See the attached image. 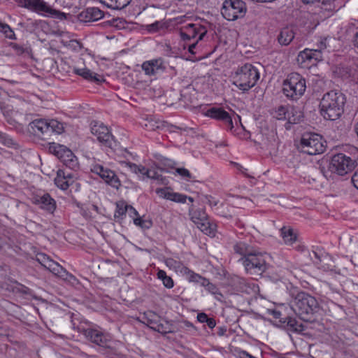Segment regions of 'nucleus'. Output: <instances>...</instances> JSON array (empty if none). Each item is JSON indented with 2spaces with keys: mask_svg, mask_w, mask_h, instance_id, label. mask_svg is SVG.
Listing matches in <instances>:
<instances>
[{
  "mask_svg": "<svg viewBox=\"0 0 358 358\" xmlns=\"http://www.w3.org/2000/svg\"><path fill=\"white\" fill-rule=\"evenodd\" d=\"M160 327H161L160 325H157V327H152V328L156 329L158 331H161V328Z\"/></svg>",
  "mask_w": 358,
  "mask_h": 358,
  "instance_id": "63",
  "label": "nucleus"
},
{
  "mask_svg": "<svg viewBox=\"0 0 358 358\" xmlns=\"http://www.w3.org/2000/svg\"><path fill=\"white\" fill-rule=\"evenodd\" d=\"M206 199L207 203L209 204L212 208H213L214 210L215 208L219 207L218 204L220 203V201L216 198L212 196H206Z\"/></svg>",
  "mask_w": 358,
  "mask_h": 358,
  "instance_id": "47",
  "label": "nucleus"
},
{
  "mask_svg": "<svg viewBox=\"0 0 358 358\" xmlns=\"http://www.w3.org/2000/svg\"><path fill=\"white\" fill-rule=\"evenodd\" d=\"M142 69L146 75L152 76L157 73L159 71H164L165 66H164L162 59L159 58L143 62Z\"/></svg>",
  "mask_w": 358,
  "mask_h": 358,
  "instance_id": "22",
  "label": "nucleus"
},
{
  "mask_svg": "<svg viewBox=\"0 0 358 358\" xmlns=\"http://www.w3.org/2000/svg\"><path fill=\"white\" fill-rule=\"evenodd\" d=\"M205 115L220 121L227 130L231 131L234 128L231 115L220 107H211L205 112Z\"/></svg>",
  "mask_w": 358,
  "mask_h": 358,
  "instance_id": "15",
  "label": "nucleus"
},
{
  "mask_svg": "<svg viewBox=\"0 0 358 358\" xmlns=\"http://www.w3.org/2000/svg\"><path fill=\"white\" fill-rule=\"evenodd\" d=\"M176 172L187 180H189L192 178V174L187 169L178 168L176 169Z\"/></svg>",
  "mask_w": 358,
  "mask_h": 358,
  "instance_id": "45",
  "label": "nucleus"
},
{
  "mask_svg": "<svg viewBox=\"0 0 358 358\" xmlns=\"http://www.w3.org/2000/svg\"><path fill=\"white\" fill-rule=\"evenodd\" d=\"M207 33V29L200 24L190 23L183 26L180 29V36L184 41L183 49H186V42L192 39L201 41Z\"/></svg>",
  "mask_w": 358,
  "mask_h": 358,
  "instance_id": "12",
  "label": "nucleus"
},
{
  "mask_svg": "<svg viewBox=\"0 0 358 358\" xmlns=\"http://www.w3.org/2000/svg\"><path fill=\"white\" fill-rule=\"evenodd\" d=\"M29 125L33 133L43 139H48L52 134H62L64 129L63 123L53 119H37Z\"/></svg>",
  "mask_w": 358,
  "mask_h": 358,
  "instance_id": "6",
  "label": "nucleus"
},
{
  "mask_svg": "<svg viewBox=\"0 0 358 358\" xmlns=\"http://www.w3.org/2000/svg\"><path fill=\"white\" fill-rule=\"evenodd\" d=\"M239 171H240L242 173H243V174H245V175H248V173H247V171H248V169H245V168H243V167H242V166H240V168H239Z\"/></svg>",
  "mask_w": 358,
  "mask_h": 358,
  "instance_id": "60",
  "label": "nucleus"
},
{
  "mask_svg": "<svg viewBox=\"0 0 358 358\" xmlns=\"http://www.w3.org/2000/svg\"><path fill=\"white\" fill-rule=\"evenodd\" d=\"M118 345H121V343L113 341L110 337L108 343L102 346L105 350L103 353L110 358H120V351Z\"/></svg>",
  "mask_w": 358,
  "mask_h": 358,
  "instance_id": "30",
  "label": "nucleus"
},
{
  "mask_svg": "<svg viewBox=\"0 0 358 358\" xmlns=\"http://www.w3.org/2000/svg\"><path fill=\"white\" fill-rule=\"evenodd\" d=\"M259 78L257 69L251 64L239 67L232 76L233 84L242 91H248L255 85Z\"/></svg>",
  "mask_w": 358,
  "mask_h": 358,
  "instance_id": "3",
  "label": "nucleus"
},
{
  "mask_svg": "<svg viewBox=\"0 0 358 358\" xmlns=\"http://www.w3.org/2000/svg\"><path fill=\"white\" fill-rule=\"evenodd\" d=\"M162 22L160 21H156L154 23L148 24L146 26V30L150 33H155L162 28Z\"/></svg>",
  "mask_w": 358,
  "mask_h": 358,
  "instance_id": "44",
  "label": "nucleus"
},
{
  "mask_svg": "<svg viewBox=\"0 0 358 358\" xmlns=\"http://www.w3.org/2000/svg\"><path fill=\"white\" fill-rule=\"evenodd\" d=\"M281 236L287 245H292L296 241V234L291 228L282 227L280 230Z\"/></svg>",
  "mask_w": 358,
  "mask_h": 358,
  "instance_id": "32",
  "label": "nucleus"
},
{
  "mask_svg": "<svg viewBox=\"0 0 358 358\" xmlns=\"http://www.w3.org/2000/svg\"><path fill=\"white\" fill-rule=\"evenodd\" d=\"M10 46L17 53L22 54L24 52V48L20 45L17 43H11Z\"/></svg>",
  "mask_w": 358,
  "mask_h": 358,
  "instance_id": "50",
  "label": "nucleus"
},
{
  "mask_svg": "<svg viewBox=\"0 0 358 358\" xmlns=\"http://www.w3.org/2000/svg\"><path fill=\"white\" fill-rule=\"evenodd\" d=\"M85 338L92 343L102 347L110 341V336L100 328H87L83 330Z\"/></svg>",
  "mask_w": 358,
  "mask_h": 358,
  "instance_id": "16",
  "label": "nucleus"
},
{
  "mask_svg": "<svg viewBox=\"0 0 358 358\" xmlns=\"http://www.w3.org/2000/svg\"><path fill=\"white\" fill-rule=\"evenodd\" d=\"M233 248L236 254L241 255V257H247L250 255V253L254 252L256 248H254L245 242L239 241L234 245Z\"/></svg>",
  "mask_w": 358,
  "mask_h": 358,
  "instance_id": "29",
  "label": "nucleus"
},
{
  "mask_svg": "<svg viewBox=\"0 0 358 358\" xmlns=\"http://www.w3.org/2000/svg\"><path fill=\"white\" fill-rule=\"evenodd\" d=\"M127 213H128L129 217L131 218H132L133 220L134 218H136L137 217H140L137 210L133 206H131L130 205H129V206H128V210H127Z\"/></svg>",
  "mask_w": 358,
  "mask_h": 358,
  "instance_id": "49",
  "label": "nucleus"
},
{
  "mask_svg": "<svg viewBox=\"0 0 358 358\" xmlns=\"http://www.w3.org/2000/svg\"><path fill=\"white\" fill-rule=\"evenodd\" d=\"M60 161L70 169L76 170L78 168V159L69 148Z\"/></svg>",
  "mask_w": 358,
  "mask_h": 358,
  "instance_id": "31",
  "label": "nucleus"
},
{
  "mask_svg": "<svg viewBox=\"0 0 358 358\" xmlns=\"http://www.w3.org/2000/svg\"><path fill=\"white\" fill-rule=\"evenodd\" d=\"M165 264L170 269H172L176 272H180L182 274L184 273L185 269L187 268L182 262L173 258L166 259Z\"/></svg>",
  "mask_w": 358,
  "mask_h": 358,
  "instance_id": "35",
  "label": "nucleus"
},
{
  "mask_svg": "<svg viewBox=\"0 0 358 358\" xmlns=\"http://www.w3.org/2000/svg\"><path fill=\"white\" fill-rule=\"evenodd\" d=\"M183 275H185L186 278L189 282H196L198 284L202 285L203 280L206 278L201 276V275L194 273L193 271L190 270L189 268L185 269Z\"/></svg>",
  "mask_w": 358,
  "mask_h": 358,
  "instance_id": "37",
  "label": "nucleus"
},
{
  "mask_svg": "<svg viewBox=\"0 0 358 358\" xmlns=\"http://www.w3.org/2000/svg\"><path fill=\"white\" fill-rule=\"evenodd\" d=\"M189 216L191 220L202 232L209 236L215 235L217 225L210 222L204 210L192 208L189 210Z\"/></svg>",
  "mask_w": 358,
  "mask_h": 358,
  "instance_id": "11",
  "label": "nucleus"
},
{
  "mask_svg": "<svg viewBox=\"0 0 358 358\" xmlns=\"http://www.w3.org/2000/svg\"><path fill=\"white\" fill-rule=\"evenodd\" d=\"M357 166L355 159L343 154L334 155L329 162V170L339 176H344L351 172Z\"/></svg>",
  "mask_w": 358,
  "mask_h": 358,
  "instance_id": "8",
  "label": "nucleus"
},
{
  "mask_svg": "<svg viewBox=\"0 0 358 358\" xmlns=\"http://www.w3.org/2000/svg\"><path fill=\"white\" fill-rule=\"evenodd\" d=\"M156 193L161 198L178 203H184L186 202L187 199H188L191 202H193V199L192 197H187L185 194L173 192L171 189L169 187L157 189Z\"/></svg>",
  "mask_w": 358,
  "mask_h": 358,
  "instance_id": "19",
  "label": "nucleus"
},
{
  "mask_svg": "<svg viewBox=\"0 0 358 358\" xmlns=\"http://www.w3.org/2000/svg\"><path fill=\"white\" fill-rule=\"evenodd\" d=\"M110 23L112 26L122 29L124 27L125 21L122 18H115L111 20Z\"/></svg>",
  "mask_w": 358,
  "mask_h": 358,
  "instance_id": "48",
  "label": "nucleus"
},
{
  "mask_svg": "<svg viewBox=\"0 0 358 358\" xmlns=\"http://www.w3.org/2000/svg\"><path fill=\"white\" fill-rule=\"evenodd\" d=\"M327 39L324 38L322 40L320 43L317 45V50H321V52H322L323 50L327 48V44H326Z\"/></svg>",
  "mask_w": 358,
  "mask_h": 358,
  "instance_id": "57",
  "label": "nucleus"
},
{
  "mask_svg": "<svg viewBox=\"0 0 358 358\" xmlns=\"http://www.w3.org/2000/svg\"><path fill=\"white\" fill-rule=\"evenodd\" d=\"M131 0H100L107 7L112 9L121 10L127 7Z\"/></svg>",
  "mask_w": 358,
  "mask_h": 358,
  "instance_id": "33",
  "label": "nucleus"
},
{
  "mask_svg": "<svg viewBox=\"0 0 358 358\" xmlns=\"http://www.w3.org/2000/svg\"><path fill=\"white\" fill-rule=\"evenodd\" d=\"M128 206L129 205L117 203L116 206V210L115 211V217L122 218V217L125 215L126 213H127Z\"/></svg>",
  "mask_w": 358,
  "mask_h": 358,
  "instance_id": "42",
  "label": "nucleus"
},
{
  "mask_svg": "<svg viewBox=\"0 0 358 358\" xmlns=\"http://www.w3.org/2000/svg\"><path fill=\"white\" fill-rule=\"evenodd\" d=\"M74 182L71 173H66L62 170H59L55 178V184L62 190H66Z\"/></svg>",
  "mask_w": 358,
  "mask_h": 358,
  "instance_id": "24",
  "label": "nucleus"
},
{
  "mask_svg": "<svg viewBox=\"0 0 358 358\" xmlns=\"http://www.w3.org/2000/svg\"><path fill=\"white\" fill-rule=\"evenodd\" d=\"M157 278L162 281L164 286L168 289H171L174 286V282L171 277L166 275L163 270H159L157 272Z\"/></svg>",
  "mask_w": 358,
  "mask_h": 358,
  "instance_id": "38",
  "label": "nucleus"
},
{
  "mask_svg": "<svg viewBox=\"0 0 358 358\" xmlns=\"http://www.w3.org/2000/svg\"><path fill=\"white\" fill-rule=\"evenodd\" d=\"M346 101L345 95L337 90H331L325 93L320 103V113L326 120H336L344 112Z\"/></svg>",
  "mask_w": 358,
  "mask_h": 358,
  "instance_id": "1",
  "label": "nucleus"
},
{
  "mask_svg": "<svg viewBox=\"0 0 358 358\" xmlns=\"http://www.w3.org/2000/svg\"><path fill=\"white\" fill-rule=\"evenodd\" d=\"M206 323L210 329H213L216 325L215 320L212 317H209Z\"/></svg>",
  "mask_w": 358,
  "mask_h": 358,
  "instance_id": "56",
  "label": "nucleus"
},
{
  "mask_svg": "<svg viewBox=\"0 0 358 358\" xmlns=\"http://www.w3.org/2000/svg\"><path fill=\"white\" fill-rule=\"evenodd\" d=\"M104 16L103 12L97 7H89L78 15V20L83 22L97 21Z\"/></svg>",
  "mask_w": 358,
  "mask_h": 358,
  "instance_id": "18",
  "label": "nucleus"
},
{
  "mask_svg": "<svg viewBox=\"0 0 358 358\" xmlns=\"http://www.w3.org/2000/svg\"><path fill=\"white\" fill-rule=\"evenodd\" d=\"M300 149L302 152L309 155L322 153L325 147L320 135L315 133H306L301 139Z\"/></svg>",
  "mask_w": 358,
  "mask_h": 358,
  "instance_id": "9",
  "label": "nucleus"
},
{
  "mask_svg": "<svg viewBox=\"0 0 358 358\" xmlns=\"http://www.w3.org/2000/svg\"><path fill=\"white\" fill-rule=\"evenodd\" d=\"M353 42H354L355 46L358 48V33L356 34Z\"/></svg>",
  "mask_w": 358,
  "mask_h": 358,
  "instance_id": "59",
  "label": "nucleus"
},
{
  "mask_svg": "<svg viewBox=\"0 0 358 358\" xmlns=\"http://www.w3.org/2000/svg\"><path fill=\"white\" fill-rule=\"evenodd\" d=\"M34 203L41 209L51 214L55 212L57 208L55 200L48 193H45L41 196H37L35 198Z\"/></svg>",
  "mask_w": 358,
  "mask_h": 358,
  "instance_id": "20",
  "label": "nucleus"
},
{
  "mask_svg": "<svg viewBox=\"0 0 358 358\" xmlns=\"http://www.w3.org/2000/svg\"><path fill=\"white\" fill-rule=\"evenodd\" d=\"M273 117L279 120H287L290 124H296L303 119V115L300 111L287 106H278L272 112Z\"/></svg>",
  "mask_w": 358,
  "mask_h": 358,
  "instance_id": "14",
  "label": "nucleus"
},
{
  "mask_svg": "<svg viewBox=\"0 0 358 358\" xmlns=\"http://www.w3.org/2000/svg\"><path fill=\"white\" fill-rule=\"evenodd\" d=\"M184 324L187 327H193V324L189 321H185Z\"/></svg>",
  "mask_w": 358,
  "mask_h": 358,
  "instance_id": "61",
  "label": "nucleus"
},
{
  "mask_svg": "<svg viewBox=\"0 0 358 358\" xmlns=\"http://www.w3.org/2000/svg\"><path fill=\"white\" fill-rule=\"evenodd\" d=\"M45 268L54 275L66 280L73 279V275L69 273L61 265L55 261H46Z\"/></svg>",
  "mask_w": 358,
  "mask_h": 358,
  "instance_id": "23",
  "label": "nucleus"
},
{
  "mask_svg": "<svg viewBox=\"0 0 358 358\" xmlns=\"http://www.w3.org/2000/svg\"><path fill=\"white\" fill-rule=\"evenodd\" d=\"M269 315H272L275 319H280L281 320V313L277 310H268Z\"/></svg>",
  "mask_w": 358,
  "mask_h": 358,
  "instance_id": "52",
  "label": "nucleus"
},
{
  "mask_svg": "<svg viewBox=\"0 0 358 358\" xmlns=\"http://www.w3.org/2000/svg\"><path fill=\"white\" fill-rule=\"evenodd\" d=\"M134 223L143 230L149 229L152 226V222L150 220H144L141 217L134 218Z\"/></svg>",
  "mask_w": 358,
  "mask_h": 358,
  "instance_id": "40",
  "label": "nucleus"
},
{
  "mask_svg": "<svg viewBox=\"0 0 358 358\" xmlns=\"http://www.w3.org/2000/svg\"><path fill=\"white\" fill-rule=\"evenodd\" d=\"M352 182L354 186L358 189V171H356L352 177Z\"/></svg>",
  "mask_w": 358,
  "mask_h": 358,
  "instance_id": "55",
  "label": "nucleus"
},
{
  "mask_svg": "<svg viewBox=\"0 0 358 358\" xmlns=\"http://www.w3.org/2000/svg\"><path fill=\"white\" fill-rule=\"evenodd\" d=\"M90 170L92 173L99 176L106 183L111 187L117 189L121 186V182L116 173L102 164L94 162L90 165Z\"/></svg>",
  "mask_w": 358,
  "mask_h": 358,
  "instance_id": "13",
  "label": "nucleus"
},
{
  "mask_svg": "<svg viewBox=\"0 0 358 358\" xmlns=\"http://www.w3.org/2000/svg\"><path fill=\"white\" fill-rule=\"evenodd\" d=\"M246 6L242 0H225L221 9L222 16L229 21L243 17L246 13Z\"/></svg>",
  "mask_w": 358,
  "mask_h": 358,
  "instance_id": "10",
  "label": "nucleus"
},
{
  "mask_svg": "<svg viewBox=\"0 0 358 358\" xmlns=\"http://www.w3.org/2000/svg\"><path fill=\"white\" fill-rule=\"evenodd\" d=\"M91 132L96 137L97 140L107 145H110L113 141V135L109 129L102 122L94 121L91 123Z\"/></svg>",
  "mask_w": 358,
  "mask_h": 358,
  "instance_id": "17",
  "label": "nucleus"
},
{
  "mask_svg": "<svg viewBox=\"0 0 358 358\" xmlns=\"http://www.w3.org/2000/svg\"><path fill=\"white\" fill-rule=\"evenodd\" d=\"M38 260L40 262V263L45 267V262L46 261H53L52 259H50L49 257L46 256L45 255H41L40 257H38Z\"/></svg>",
  "mask_w": 358,
  "mask_h": 358,
  "instance_id": "53",
  "label": "nucleus"
},
{
  "mask_svg": "<svg viewBox=\"0 0 358 358\" xmlns=\"http://www.w3.org/2000/svg\"><path fill=\"white\" fill-rule=\"evenodd\" d=\"M322 52H321V50L308 48L301 51L297 57V60L299 62L301 61L302 62H304L308 61L313 63L322 61Z\"/></svg>",
  "mask_w": 358,
  "mask_h": 358,
  "instance_id": "21",
  "label": "nucleus"
},
{
  "mask_svg": "<svg viewBox=\"0 0 358 358\" xmlns=\"http://www.w3.org/2000/svg\"><path fill=\"white\" fill-rule=\"evenodd\" d=\"M49 152L55 155L59 160L63 157V155L66 154V151L69 150L65 145L58 144L56 143H51L48 148Z\"/></svg>",
  "mask_w": 358,
  "mask_h": 358,
  "instance_id": "34",
  "label": "nucleus"
},
{
  "mask_svg": "<svg viewBox=\"0 0 358 358\" xmlns=\"http://www.w3.org/2000/svg\"><path fill=\"white\" fill-rule=\"evenodd\" d=\"M266 254L259 249L255 248L254 252L247 257H241L239 262L243 265L247 273L250 275H259L266 271L267 264Z\"/></svg>",
  "mask_w": 358,
  "mask_h": 358,
  "instance_id": "7",
  "label": "nucleus"
},
{
  "mask_svg": "<svg viewBox=\"0 0 358 358\" xmlns=\"http://www.w3.org/2000/svg\"><path fill=\"white\" fill-rule=\"evenodd\" d=\"M198 42L199 41H197V40H196L192 43L187 45H188V47H187L188 52L189 53H191L192 55H195V52L194 51V50L196 48Z\"/></svg>",
  "mask_w": 358,
  "mask_h": 358,
  "instance_id": "54",
  "label": "nucleus"
},
{
  "mask_svg": "<svg viewBox=\"0 0 358 358\" xmlns=\"http://www.w3.org/2000/svg\"><path fill=\"white\" fill-rule=\"evenodd\" d=\"M215 212L218 215L226 218H231V215L229 213V206L221 203L219 207L215 208Z\"/></svg>",
  "mask_w": 358,
  "mask_h": 358,
  "instance_id": "41",
  "label": "nucleus"
},
{
  "mask_svg": "<svg viewBox=\"0 0 358 358\" xmlns=\"http://www.w3.org/2000/svg\"><path fill=\"white\" fill-rule=\"evenodd\" d=\"M306 89V80L298 73L289 74L282 83L283 94L292 100H298L303 95Z\"/></svg>",
  "mask_w": 358,
  "mask_h": 358,
  "instance_id": "5",
  "label": "nucleus"
},
{
  "mask_svg": "<svg viewBox=\"0 0 358 358\" xmlns=\"http://www.w3.org/2000/svg\"><path fill=\"white\" fill-rule=\"evenodd\" d=\"M23 6L43 17H52L61 21L71 19V14L55 9L44 0H24Z\"/></svg>",
  "mask_w": 358,
  "mask_h": 358,
  "instance_id": "4",
  "label": "nucleus"
},
{
  "mask_svg": "<svg viewBox=\"0 0 358 358\" xmlns=\"http://www.w3.org/2000/svg\"><path fill=\"white\" fill-rule=\"evenodd\" d=\"M146 178L154 179L157 180H160L162 183H164V178L160 175L158 171L154 169H148Z\"/></svg>",
  "mask_w": 358,
  "mask_h": 358,
  "instance_id": "43",
  "label": "nucleus"
},
{
  "mask_svg": "<svg viewBox=\"0 0 358 358\" xmlns=\"http://www.w3.org/2000/svg\"><path fill=\"white\" fill-rule=\"evenodd\" d=\"M313 254L315 256V257L317 259V261H315V263L317 264L319 262H320V258H319V257H318V255H317V254L316 252H313Z\"/></svg>",
  "mask_w": 358,
  "mask_h": 358,
  "instance_id": "62",
  "label": "nucleus"
},
{
  "mask_svg": "<svg viewBox=\"0 0 358 358\" xmlns=\"http://www.w3.org/2000/svg\"><path fill=\"white\" fill-rule=\"evenodd\" d=\"M121 163L132 173L137 175L140 180H144L146 178L148 169L145 166L142 165H137L130 162H122Z\"/></svg>",
  "mask_w": 358,
  "mask_h": 358,
  "instance_id": "28",
  "label": "nucleus"
},
{
  "mask_svg": "<svg viewBox=\"0 0 358 358\" xmlns=\"http://www.w3.org/2000/svg\"><path fill=\"white\" fill-rule=\"evenodd\" d=\"M201 286L205 287L206 290L209 293L214 295L216 299L221 300L223 297L218 287L215 284L210 282L208 279L205 278Z\"/></svg>",
  "mask_w": 358,
  "mask_h": 358,
  "instance_id": "36",
  "label": "nucleus"
},
{
  "mask_svg": "<svg viewBox=\"0 0 358 358\" xmlns=\"http://www.w3.org/2000/svg\"><path fill=\"white\" fill-rule=\"evenodd\" d=\"M0 32L2 33L4 36L10 40L16 39V36L14 31L11 27L6 23H3L0 21Z\"/></svg>",
  "mask_w": 358,
  "mask_h": 358,
  "instance_id": "39",
  "label": "nucleus"
},
{
  "mask_svg": "<svg viewBox=\"0 0 358 358\" xmlns=\"http://www.w3.org/2000/svg\"><path fill=\"white\" fill-rule=\"evenodd\" d=\"M305 3H313L315 2H322L323 5H329L328 9L331 10L334 8V6H331V3L335 0H302Z\"/></svg>",
  "mask_w": 358,
  "mask_h": 358,
  "instance_id": "46",
  "label": "nucleus"
},
{
  "mask_svg": "<svg viewBox=\"0 0 358 358\" xmlns=\"http://www.w3.org/2000/svg\"><path fill=\"white\" fill-rule=\"evenodd\" d=\"M294 35L295 33L292 27H284L278 36V41L281 45H288L294 39Z\"/></svg>",
  "mask_w": 358,
  "mask_h": 358,
  "instance_id": "27",
  "label": "nucleus"
},
{
  "mask_svg": "<svg viewBox=\"0 0 358 358\" xmlns=\"http://www.w3.org/2000/svg\"><path fill=\"white\" fill-rule=\"evenodd\" d=\"M73 73H76V75H78V76L83 77V78H85L87 80L95 82L97 83H99L103 80V78L101 76L93 73L92 71H91L90 69H88L87 68H76V67H75L73 69Z\"/></svg>",
  "mask_w": 358,
  "mask_h": 358,
  "instance_id": "25",
  "label": "nucleus"
},
{
  "mask_svg": "<svg viewBox=\"0 0 358 358\" xmlns=\"http://www.w3.org/2000/svg\"><path fill=\"white\" fill-rule=\"evenodd\" d=\"M280 322L284 324L287 331L293 333L301 334L305 330L303 324L295 318L287 317L283 321L280 320Z\"/></svg>",
  "mask_w": 358,
  "mask_h": 358,
  "instance_id": "26",
  "label": "nucleus"
},
{
  "mask_svg": "<svg viewBox=\"0 0 358 358\" xmlns=\"http://www.w3.org/2000/svg\"><path fill=\"white\" fill-rule=\"evenodd\" d=\"M208 318V316L204 313H200L197 315V320L201 323H206Z\"/></svg>",
  "mask_w": 358,
  "mask_h": 358,
  "instance_id": "51",
  "label": "nucleus"
},
{
  "mask_svg": "<svg viewBox=\"0 0 358 358\" xmlns=\"http://www.w3.org/2000/svg\"><path fill=\"white\" fill-rule=\"evenodd\" d=\"M147 314L149 317H155L156 316V315L152 311L148 312ZM148 321L150 324H156V322L152 319H150V317H148Z\"/></svg>",
  "mask_w": 358,
  "mask_h": 358,
  "instance_id": "58",
  "label": "nucleus"
},
{
  "mask_svg": "<svg viewBox=\"0 0 358 358\" xmlns=\"http://www.w3.org/2000/svg\"><path fill=\"white\" fill-rule=\"evenodd\" d=\"M290 306L295 314L303 320H309L310 316L319 308L316 299L304 292L298 293L291 301Z\"/></svg>",
  "mask_w": 358,
  "mask_h": 358,
  "instance_id": "2",
  "label": "nucleus"
}]
</instances>
